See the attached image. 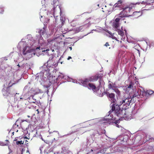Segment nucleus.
<instances>
[{"label":"nucleus","mask_w":154,"mask_h":154,"mask_svg":"<svg viewBox=\"0 0 154 154\" xmlns=\"http://www.w3.org/2000/svg\"><path fill=\"white\" fill-rule=\"evenodd\" d=\"M22 39L18 44V47L22 50L23 54L28 58L32 57L35 54V43L32 38L29 39L27 38L24 41Z\"/></svg>","instance_id":"f257e3e1"},{"label":"nucleus","mask_w":154,"mask_h":154,"mask_svg":"<svg viewBox=\"0 0 154 154\" xmlns=\"http://www.w3.org/2000/svg\"><path fill=\"white\" fill-rule=\"evenodd\" d=\"M56 43L55 40L48 39L47 41H45L42 38H41L38 41V48H35L36 49L38 48L42 50V52L44 54L49 55V51L50 49L48 47L51 48Z\"/></svg>","instance_id":"f03ea898"},{"label":"nucleus","mask_w":154,"mask_h":154,"mask_svg":"<svg viewBox=\"0 0 154 154\" xmlns=\"http://www.w3.org/2000/svg\"><path fill=\"white\" fill-rule=\"evenodd\" d=\"M124 109L121 110L119 106H117L116 109L115 116L120 117L121 118H124L125 120H129L132 118L131 116V112L125 108L124 107Z\"/></svg>","instance_id":"7ed1b4c3"},{"label":"nucleus","mask_w":154,"mask_h":154,"mask_svg":"<svg viewBox=\"0 0 154 154\" xmlns=\"http://www.w3.org/2000/svg\"><path fill=\"white\" fill-rule=\"evenodd\" d=\"M115 119V117H114L111 114L109 116L108 115L107 117L103 118L101 121V123L103 124V125H106L111 122H113Z\"/></svg>","instance_id":"20e7f679"},{"label":"nucleus","mask_w":154,"mask_h":154,"mask_svg":"<svg viewBox=\"0 0 154 154\" xmlns=\"http://www.w3.org/2000/svg\"><path fill=\"white\" fill-rule=\"evenodd\" d=\"M89 89H92L94 92H96L97 95L100 96H101V91L98 88H96L95 85L92 83H90L88 84V87H87Z\"/></svg>","instance_id":"39448f33"},{"label":"nucleus","mask_w":154,"mask_h":154,"mask_svg":"<svg viewBox=\"0 0 154 154\" xmlns=\"http://www.w3.org/2000/svg\"><path fill=\"white\" fill-rule=\"evenodd\" d=\"M94 79L93 77H91L79 81V83L80 85L85 87H88V84L89 83V82L93 81Z\"/></svg>","instance_id":"423d86ee"},{"label":"nucleus","mask_w":154,"mask_h":154,"mask_svg":"<svg viewBox=\"0 0 154 154\" xmlns=\"http://www.w3.org/2000/svg\"><path fill=\"white\" fill-rule=\"evenodd\" d=\"M131 6L125 7L123 8V10L121 11L119 14V17H127L128 16V13L130 12L131 9Z\"/></svg>","instance_id":"0eeeda50"},{"label":"nucleus","mask_w":154,"mask_h":154,"mask_svg":"<svg viewBox=\"0 0 154 154\" xmlns=\"http://www.w3.org/2000/svg\"><path fill=\"white\" fill-rule=\"evenodd\" d=\"M131 100L132 99L131 97H128L126 98L125 97L122 99L119 105L123 104V105L126 106L127 107L129 106Z\"/></svg>","instance_id":"6e6552de"},{"label":"nucleus","mask_w":154,"mask_h":154,"mask_svg":"<svg viewBox=\"0 0 154 154\" xmlns=\"http://www.w3.org/2000/svg\"><path fill=\"white\" fill-rule=\"evenodd\" d=\"M119 17L117 18L115 20L113 23V26L115 28V30L116 31H117L118 30V28L119 26V21L121 19L123 18L122 17H120L119 15Z\"/></svg>","instance_id":"1a4fd4ad"},{"label":"nucleus","mask_w":154,"mask_h":154,"mask_svg":"<svg viewBox=\"0 0 154 154\" xmlns=\"http://www.w3.org/2000/svg\"><path fill=\"white\" fill-rule=\"evenodd\" d=\"M135 89V87H133V83L132 82L130 83L129 86L125 88V92L127 93L129 92L130 90L132 89L134 90V92Z\"/></svg>","instance_id":"9d476101"},{"label":"nucleus","mask_w":154,"mask_h":154,"mask_svg":"<svg viewBox=\"0 0 154 154\" xmlns=\"http://www.w3.org/2000/svg\"><path fill=\"white\" fill-rule=\"evenodd\" d=\"M107 95L109 97L110 99L109 100L111 102L114 103L116 101V100L114 98L115 95L113 93H107Z\"/></svg>","instance_id":"9b49d317"},{"label":"nucleus","mask_w":154,"mask_h":154,"mask_svg":"<svg viewBox=\"0 0 154 154\" xmlns=\"http://www.w3.org/2000/svg\"><path fill=\"white\" fill-rule=\"evenodd\" d=\"M121 29L122 30H120L118 29V30L117 31L119 35L121 36V40H124L125 39V37H123L124 34V32L122 31V30H123V29L122 27Z\"/></svg>","instance_id":"f8f14e48"},{"label":"nucleus","mask_w":154,"mask_h":154,"mask_svg":"<svg viewBox=\"0 0 154 154\" xmlns=\"http://www.w3.org/2000/svg\"><path fill=\"white\" fill-rule=\"evenodd\" d=\"M61 154H72L71 152L68 149L65 148H63L62 149L61 152Z\"/></svg>","instance_id":"ddd939ff"},{"label":"nucleus","mask_w":154,"mask_h":154,"mask_svg":"<svg viewBox=\"0 0 154 154\" xmlns=\"http://www.w3.org/2000/svg\"><path fill=\"white\" fill-rule=\"evenodd\" d=\"M122 2L121 0H119L117 3H116L113 6V9L114 8L118 7L121 6Z\"/></svg>","instance_id":"4468645a"},{"label":"nucleus","mask_w":154,"mask_h":154,"mask_svg":"<svg viewBox=\"0 0 154 154\" xmlns=\"http://www.w3.org/2000/svg\"><path fill=\"white\" fill-rule=\"evenodd\" d=\"M144 94V91H142L141 90L139 89L137 91L136 93L135 94V96H140L141 95H143Z\"/></svg>","instance_id":"2eb2a0df"},{"label":"nucleus","mask_w":154,"mask_h":154,"mask_svg":"<svg viewBox=\"0 0 154 154\" xmlns=\"http://www.w3.org/2000/svg\"><path fill=\"white\" fill-rule=\"evenodd\" d=\"M38 32L41 35H44L45 34H46V30L45 28L44 27L40 30L38 31Z\"/></svg>","instance_id":"dca6fc26"},{"label":"nucleus","mask_w":154,"mask_h":154,"mask_svg":"<svg viewBox=\"0 0 154 154\" xmlns=\"http://www.w3.org/2000/svg\"><path fill=\"white\" fill-rule=\"evenodd\" d=\"M142 14V12L140 11H136L133 13V15L135 16L136 18L140 16Z\"/></svg>","instance_id":"f3484780"},{"label":"nucleus","mask_w":154,"mask_h":154,"mask_svg":"<svg viewBox=\"0 0 154 154\" xmlns=\"http://www.w3.org/2000/svg\"><path fill=\"white\" fill-rule=\"evenodd\" d=\"M109 33L110 35V37L113 39H115L118 42L119 41V40L118 39V38H117L116 36L114 35V34H112L111 32H109Z\"/></svg>","instance_id":"a211bd4d"},{"label":"nucleus","mask_w":154,"mask_h":154,"mask_svg":"<svg viewBox=\"0 0 154 154\" xmlns=\"http://www.w3.org/2000/svg\"><path fill=\"white\" fill-rule=\"evenodd\" d=\"M111 104H112L111 105V106H112V111H113V113H116V112H115V109H116V106H118V105H116V107H115V104H114V103H113L112 104V102H111Z\"/></svg>","instance_id":"6ab92c4d"},{"label":"nucleus","mask_w":154,"mask_h":154,"mask_svg":"<svg viewBox=\"0 0 154 154\" xmlns=\"http://www.w3.org/2000/svg\"><path fill=\"white\" fill-rule=\"evenodd\" d=\"M109 88H112L113 90H114L117 93H118L119 92V91H118L117 89L113 88V85H112V84L111 83L109 84Z\"/></svg>","instance_id":"aec40b11"},{"label":"nucleus","mask_w":154,"mask_h":154,"mask_svg":"<svg viewBox=\"0 0 154 154\" xmlns=\"http://www.w3.org/2000/svg\"><path fill=\"white\" fill-rule=\"evenodd\" d=\"M2 93L4 96H8V93L6 91L5 88H3L2 90Z\"/></svg>","instance_id":"412c9836"},{"label":"nucleus","mask_w":154,"mask_h":154,"mask_svg":"<svg viewBox=\"0 0 154 154\" xmlns=\"http://www.w3.org/2000/svg\"><path fill=\"white\" fill-rule=\"evenodd\" d=\"M89 24H88L86 25H85V26H80L79 28V31H80L82 30L83 28H85L87 27H89Z\"/></svg>","instance_id":"4be33fe9"},{"label":"nucleus","mask_w":154,"mask_h":154,"mask_svg":"<svg viewBox=\"0 0 154 154\" xmlns=\"http://www.w3.org/2000/svg\"><path fill=\"white\" fill-rule=\"evenodd\" d=\"M65 76L63 74H61L60 75H59L58 76V77L56 79V81H54V82H57V80L59 78L60 79V78H64Z\"/></svg>","instance_id":"5701e85b"},{"label":"nucleus","mask_w":154,"mask_h":154,"mask_svg":"<svg viewBox=\"0 0 154 154\" xmlns=\"http://www.w3.org/2000/svg\"><path fill=\"white\" fill-rule=\"evenodd\" d=\"M23 141H17L16 142V143L17 144H23Z\"/></svg>","instance_id":"b1692460"},{"label":"nucleus","mask_w":154,"mask_h":154,"mask_svg":"<svg viewBox=\"0 0 154 154\" xmlns=\"http://www.w3.org/2000/svg\"><path fill=\"white\" fill-rule=\"evenodd\" d=\"M8 143H4L2 142H0V145L2 146H4L5 145H6L7 144H8Z\"/></svg>","instance_id":"393cba45"},{"label":"nucleus","mask_w":154,"mask_h":154,"mask_svg":"<svg viewBox=\"0 0 154 154\" xmlns=\"http://www.w3.org/2000/svg\"><path fill=\"white\" fill-rule=\"evenodd\" d=\"M153 92H154L153 91L150 90L148 91H147V93L149 94H151L153 93Z\"/></svg>","instance_id":"a878e982"},{"label":"nucleus","mask_w":154,"mask_h":154,"mask_svg":"<svg viewBox=\"0 0 154 154\" xmlns=\"http://www.w3.org/2000/svg\"><path fill=\"white\" fill-rule=\"evenodd\" d=\"M51 61H52L51 60H49L47 62V64L48 65V66L51 67V65H50V64H51Z\"/></svg>","instance_id":"bb28decb"},{"label":"nucleus","mask_w":154,"mask_h":154,"mask_svg":"<svg viewBox=\"0 0 154 154\" xmlns=\"http://www.w3.org/2000/svg\"><path fill=\"white\" fill-rule=\"evenodd\" d=\"M37 90V91L36 92H35V93H34V94H38L39 93V92H41V90H39V89H37V90Z\"/></svg>","instance_id":"cd10ccee"},{"label":"nucleus","mask_w":154,"mask_h":154,"mask_svg":"<svg viewBox=\"0 0 154 154\" xmlns=\"http://www.w3.org/2000/svg\"><path fill=\"white\" fill-rule=\"evenodd\" d=\"M28 97V96L27 97H25L24 96L23 97H20V99H23L24 100H26L27 98Z\"/></svg>","instance_id":"c85d7f7f"},{"label":"nucleus","mask_w":154,"mask_h":154,"mask_svg":"<svg viewBox=\"0 0 154 154\" xmlns=\"http://www.w3.org/2000/svg\"><path fill=\"white\" fill-rule=\"evenodd\" d=\"M25 138H26V139H29V134H28L26 136H25V137H24Z\"/></svg>","instance_id":"c756f323"},{"label":"nucleus","mask_w":154,"mask_h":154,"mask_svg":"<svg viewBox=\"0 0 154 154\" xmlns=\"http://www.w3.org/2000/svg\"><path fill=\"white\" fill-rule=\"evenodd\" d=\"M117 121H118V120H117V121H116V127H119V125H118L117 124H116V123H118V122H117Z\"/></svg>","instance_id":"7c9ffc66"},{"label":"nucleus","mask_w":154,"mask_h":154,"mask_svg":"<svg viewBox=\"0 0 154 154\" xmlns=\"http://www.w3.org/2000/svg\"><path fill=\"white\" fill-rule=\"evenodd\" d=\"M71 80H72V82L74 83H77V81L75 80H74L72 79H71Z\"/></svg>","instance_id":"2f4dec72"},{"label":"nucleus","mask_w":154,"mask_h":154,"mask_svg":"<svg viewBox=\"0 0 154 154\" xmlns=\"http://www.w3.org/2000/svg\"><path fill=\"white\" fill-rule=\"evenodd\" d=\"M154 46V42H152L151 44H150V46Z\"/></svg>","instance_id":"473e14b6"},{"label":"nucleus","mask_w":154,"mask_h":154,"mask_svg":"<svg viewBox=\"0 0 154 154\" xmlns=\"http://www.w3.org/2000/svg\"><path fill=\"white\" fill-rule=\"evenodd\" d=\"M146 2H144L143 1L142 2V3H141V4H146Z\"/></svg>","instance_id":"72a5a7b5"},{"label":"nucleus","mask_w":154,"mask_h":154,"mask_svg":"<svg viewBox=\"0 0 154 154\" xmlns=\"http://www.w3.org/2000/svg\"><path fill=\"white\" fill-rule=\"evenodd\" d=\"M51 48H52V47L51 48V49H50V51H52V52H53V51H54V49H52Z\"/></svg>","instance_id":"f704fd0d"},{"label":"nucleus","mask_w":154,"mask_h":154,"mask_svg":"<svg viewBox=\"0 0 154 154\" xmlns=\"http://www.w3.org/2000/svg\"><path fill=\"white\" fill-rule=\"evenodd\" d=\"M105 45L106 46V47L107 46H109V44L108 43H106V44H105Z\"/></svg>","instance_id":"c9c22d12"},{"label":"nucleus","mask_w":154,"mask_h":154,"mask_svg":"<svg viewBox=\"0 0 154 154\" xmlns=\"http://www.w3.org/2000/svg\"><path fill=\"white\" fill-rule=\"evenodd\" d=\"M71 58H72V57H71L69 56L68 57L67 59H68V60H69L70 59H71Z\"/></svg>","instance_id":"e433bc0d"},{"label":"nucleus","mask_w":154,"mask_h":154,"mask_svg":"<svg viewBox=\"0 0 154 154\" xmlns=\"http://www.w3.org/2000/svg\"><path fill=\"white\" fill-rule=\"evenodd\" d=\"M128 41L129 42H132V41H129V39H128Z\"/></svg>","instance_id":"4c0bfd02"},{"label":"nucleus","mask_w":154,"mask_h":154,"mask_svg":"<svg viewBox=\"0 0 154 154\" xmlns=\"http://www.w3.org/2000/svg\"><path fill=\"white\" fill-rule=\"evenodd\" d=\"M41 139H42V140H43V141H44V142H45V140H43V138H42V137H41Z\"/></svg>","instance_id":"58836bf2"},{"label":"nucleus","mask_w":154,"mask_h":154,"mask_svg":"<svg viewBox=\"0 0 154 154\" xmlns=\"http://www.w3.org/2000/svg\"><path fill=\"white\" fill-rule=\"evenodd\" d=\"M152 2H154V0H150Z\"/></svg>","instance_id":"ea45409f"},{"label":"nucleus","mask_w":154,"mask_h":154,"mask_svg":"<svg viewBox=\"0 0 154 154\" xmlns=\"http://www.w3.org/2000/svg\"><path fill=\"white\" fill-rule=\"evenodd\" d=\"M69 48H70V50H72V47H69Z\"/></svg>","instance_id":"a19ab883"},{"label":"nucleus","mask_w":154,"mask_h":154,"mask_svg":"<svg viewBox=\"0 0 154 154\" xmlns=\"http://www.w3.org/2000/svg\"><path fill=\"white\" fill-rule=\"evenodd\" d=\"M37 112H38V113H39V111H38V109H37Z\"/></svg>","instance_id":"79ce46f5"},{"label":"nucleus","mask_w":154,"mask_h":154,"mask_svg":"<svg viewBox=\"0 0 154 154\" xmlns=\"http://www.w3.org/2000/svg\"><path fill=\"white\" fill-rule=\"evenodd\" d=\"M3 11L2 12V11L0 12V13L1 14H3Z\"/></svg>","instance_id":"37998d69"},{"label":"nucleus","mask_w":154,"mask_h":154,"mask_svg":"<svg viewBox=\"0 0 154 154\" xmlns=\"http://www.w3.org/2000/svg\"><path fill=\"white\" fill-rule=\"evenodd\" d=\"M124 30L125 31V33H126V30L125 29H124Z\"/></svg>","instance_id":"c03bdc74"},{"label":"nucleus","mask_w":154,"mask_h":154,"mask_svg":"<svg viewBox=\"0 0 154 154\" xmlns=\"http://www.w3.org/2000/svg\"><path fill=\"white\" fill-rule=\"evenodd\" d=\"M55 7H54V11H55ZM54 12H55V11H54Z\"/></svg>","instance_id":"a18cd8bd"},{"label":"nucleus","mask_w":154,"mask_h":154,"mask_svg":"<svg viewBox=\"0 0 154 154\" xmlns=\"http://www.w3.org/2000/svg\"><path fill=\"white\" fill-rule=\"evenodd\" d=\"M140 3H136V4H139Z\"/></svg>","instance_id":"49530a36"},{"label":"nucleus","mask_w":154,"mask_h":154,"mask_svg":"<svg viewBox=\"0 0 154 154\" xmlns=\"http://www.w3.org/2000/svg\"><path fill=\"white\" fill-rule=\"evenodd\" d=\"M18 131V130H17V131H16V132H17Z\"/></svg>","instance_id":"de8ad7c7"},{"label":"nucleus","mask_w":154,"mask_h":154,"mask_svg":"<svg viewBox=\"0 0 154 154\" xmlns=\"http://www.w3.org/2000/svg\"><path fill=\"white\" fill-rule=\"evenodd\" d=\"M18 66V67H19V65L18 64V65H17V66Z\"/></svg>","instance_id":"09e8293b"},{"label":"nucleus","mask_w":154,"mask_h":154,"mask_svg":"<svg viewBox=\"0 0 154 154\" xmlns=\"http://www.w3.org/2000/svg\"><path fill=\"white\" fill-rule=\"evenodd\" d=\"M33 103H35V101H34V102H33Z\"/></svg>","instance_id":"8fccbe9b"},{"label":"nucleus","mask_w":154,"mask_h":154,"mask_svg":"<svg viewBox=\"0 0 154 154\" xmlns=\"http://www.w3.org/2000/svg\"><path fill=\"white\" fill-rule=\"evenodd\" d=\"M41 18H42V16H41Z\"/></svg>","instance_id":"3c124183"},{"label":"nucleus","mask_w":154,"mask_h":154,"mask_svg":"<svg viewBox=\"0 0 154 154\" xmlns=\"http://www.w3.org/2000/svg\"><path fill=\"white\" fill-rule=\"evenodd\" d=\"M56 2H57V1H56V2L54 3V4H55V3H56Z\"/></svg>","instance_id":"603ef678"},{"label":"nucleus","mask_w":154,"mask_h":154,"mask_svg":"<svg viewBox=\"0 0 154 154\" xmlns=\"http://www.w3.org/2000/svg\"><path fill=\"white\" fill-rule=\"evenodd\" d=\"M111 112V111H110L109 112Z\"/></svg>","instance_id":"864d4df0"},{"label":"nucleus","mask_w":154,"mask_h":154,"mask_svg":"<svg viewBox=\"0 0 154 154\" xmlns=\"http://www.w3.org/2000/svg\"><path fill=\"white\" fill-rule=\"evenodd\" d=\"M91 151H93V150H92V149H91Z\"/></svg>","instance_id":"5fc2aeb1"},{"label":"nucleus","mask_w":154,"mask_h":154,"mask_svg":"<svg viewBox=\"0 0 154 154\" xmlns=\"http://www.w3.org/2000/svg\"><path fill=\"white\" fill-rule=\"evenodd\" d=\"M98 6H99V5H98Z\"/></svg>","instance_id":"6e6d98bb"},{"label":"nucleus","mask_w":154,"mask_h":154,"mask_svg":"<svg viewBox=\"0 0 154 154\" xmlns=\"http://www.w3.org/2000/svg\"><path fill=\"white\" fill-rule=\"evenodd\" d=\"M60 11L61 12V11H60Z\"/></svg>","instance_id":"4d7b16f0"},{"label":"nucleus","mask_w":154,"mask_h":154,"mask_svg":"<svg viewBox=\"0 0 154 154\" xmlns=\"http://www.w3.org/2000/svg\"><path fill=\"white\" fill-rule=\"evenodd\" d=\"M22 154H23L22 153Z\"/></svg>","instance_id":"13d9d810"}]
</instances>
